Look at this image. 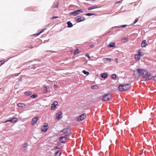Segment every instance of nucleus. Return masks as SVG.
Here are the masks:
<instances>
[{"instance_id": "1", "label": "nucleus", "mask_w": 156, "mask_h": 156, "mask_svg": "<svg viewBox=\"0 0 156 156\" xmlns=\"http://www.w3.org/2000/svg\"><path fill=\"white\" fill-rule=\"evenodd\" d=\"M141 75L146 80H150L152 77L151 74L145 69H137L134 71L133 76L135 77L138 78Z\"/></svg>"}, {"instance_id": "2", "label": "nucleus", "mask_w": 156, "mask_h": 156, "mask_svg": "<svg viewBox=\"0 0 156 156\" xmlns=\"http://www.w3.org/2000/svg\"><path fill=\"white\" fill-rule=\"evenodd\" d=\"M130 87V85L129 84L121 85L119 86L118 89L119 91H122L126 90H128Z\"/></svg>"}, {"instance_id": "3", "label": "nucleus", "mask_w": 156, "mask_h": 156, "mask_svg": "<svg viewBox=\"0 0 156 156\" xmlns=\"http://www.w3.org/2000/svg\"><path fill=\"white\" fill-rule=\"evenodd\" d=\"M112 96L110 94H105L102 98V100L103 101H109L112 100Z\"/></svg>"}, {"instance_id": "4", "label": "nucleus", "mask_w": 156, "mask_h": 156, "mask_svg": "<svg viewBox=\"0 0 156 156\" xmlns=\"http://www.w3.org/2000/svg\"><path fill=\"white\" fill-rule=\"evenodd\" d=\"M62 134L65 135V136H67L70 135L71 133V130L69 128L64 129L62 131Z\"/></svg>"}, {"instance_id": "5", "label": "nucleus", "mask_w": 156, "mask_h": 156, "mask_svg": "<svg viewBox=\"0 0 156 156\" xmlns=\"http://www.w3.org/2000/svg\"><path fill=\"white\" fill-rule=\"evenodd\" d=\"M83 12V11L82 9H79L70 12L69 13V15L70 16H76L78 14Z\"/></svg>"}, {"instance_id": "6", "label": "nucleus", "mask_w": 156, "mask_h": 156, "mask_svg": "<svg viewBox=\"0 0 156 156\" xmlns=\"http://www.w3.org/2000/svg\"><path fill=\"white\" fill-rule=\"evenodd\" d=\"M142 55L141 50H139L137 51V54L135 55V58L136 61H138L140 59L141 56Z\"/></svg>"}, {"instance_id": "7", "label": "nucleus", "mask_w": 156, "mask_h": 156, "mask_svg": "<svg viewBox=\"0 0 156 156\" xmlns=\"http://www.w3.org/2000/svg\"><path fill=\"white\" fill-rule=\"evenodd\" d=\"M86 115L85 113H83L77 117L76 118L77 121H81L83 120L86 117Z\"/></svg>"}, {"instance_id": "8", "label": "nucleus", "mask_w": 156, "mask_h": 156, "mask_svg": "<svg viewBox=\"0 0 156 156\" xmlns=\"http://www.w3.org/2000/svg\"><path fill=\"white\" fill-rule=\"evenodd\" d=\"M48 128V125L47 123H45L44 125L41 128L42 132H43L45 133L47 130Z\"/></svg>"}, {"instance_id": "9", "label": "nucleus", "mask_w": 156, "mask_h": 156, "mask_svg": "<svg viewBox=\"0 0 156 156\" xmlns=\"http://www.w3.org/2000/svg\"><path fill=\"white\" fill-rule=\"evenodd\" d=\"M60 141L62 143H65L66 142L67 136H61L59 138Z\"/></svg>"}, {"instance_id": "10", "label": "nucleus", "mask_w": 156, "mask_h": 156, "mask_svg": "<svg viewBox=\"0 0 156 156\" xmlns=\"http://www.w3.org/2000/svg\"><path fill=\"white\" fill-rule=\"evenodd\" d=\"M62 112L60 111L58 112L56 114V118L58 120L60 119L62 117Z\"/></svg>"}, {"instance_id": "11", "label": "nucleus", "mask_w": 156, "mask_h": 156, "mask_svg": "<svg viewBox=\"0 0 156 156\" xmlns=\"http://www.w3.org/2000/svg\"><path fill=\"white\" fill-rule=\"evenodd\" d=\"M58 105V102L56 101H54L51 105V110L54 109L56 107V106Z\"/></svg>"}, {"instance_id": "12", "label": "nucleus", "mask_w": 156, "mask_h": 156, "mask_svg": "<svg viewBox=\"0 0 156 156\" xmlns=\"http://www.w3.org/2000/svg\"><path fill=\"white\" fill-rule=\"evenodd\" d=\"M38 119V117H36L34 118L32 121L31 123L32 125H34V124H35L37 121Z\"/></svg>"}, {"instance_id": "13", "label": "nucleus", "mask_w": 156, "mask_h": 156, "mask_svg": "<svg viewBox=\"0 0 156 156\" xmlns=\"http://www.w3.org/2000/svg\"><path fill=\"white\" fill-rule=\"evenodd\" d=\"M17 120V119L16 118H13L11 119L7 120L5 122H11L12 123H13L15 122H16Z\"/></svg>"}, {"instance_id": "14", "label": "nucleus", "mask_w": 156, "mask_h": 156, "mask_svg": "<svg viewBox=\"0 0 156 156\" xmlns=\"http://www.w3.org/2000/svg\"><path fill=\"white\" fill-rule=\"evenodd\" d=\"M101 76L102 78L105 79L107 78L108 77L107 74L105 73H101Z\"/></svg>"}, {"instance_id": "15", "label": "nucleus", "mask_w": 156, "mask_h": 156, "mask_svg": "<svg viewBox=\"0 0 156 156\" xmlns=\"http://www.w3.org/2000/svg\"><path fill=\"white\" fill-rule=\"evenodd\" d=\"M77 19L76 21L78 23H79L85 20V19L84 18H83L82 19L81 17L80 16H78L77 17Z\"/></svg>"}, {"instance_id": "16", "label": "nucleus", "mask_w": 156, "mask_h": 156, "mask_svg": "<svg viewBox=\"0 0 156 156\" xmlns=\"http://www.w3.org/2000/svg\"><path fill=\"white\" fill-rule=\"evenodd\" d=\"M147 44L146 43V41L145 40H144L142 41L141 46L142 47H145Z\"/></svg>"}, {"instance_id": "17", "label": "nucleus", "mask_w": 156, "mask_h": 156, "mask_svg": "<svg viewBox=\"0 0 156 156\" xmlns=\"http://www.w3.org/2000/svg\"><path fill=\"white\" fill-rule=\"evenodd\" d=\"M18 106L21 108H24L26 107V105L23 103H19L18 104Z\"/></svg>"}, {"instance_id": "18", "label": "nucleus", "mask_w": 156, "mask_h": 156, "mask_svg": "<svg viewBox=\"0 0 156 156\" xmlns=\"http://www.w3.org/2000/svg\"><path fill=\"white\" fill-rule=\"evenodd\" d=\"M112 59L110 58H104L103 59V61L105 62V63H107L108 61L111 62Z\"/></svg>"}, {"instance_id": "19", "label": "nucleus", "mask_w": 156, "mask_h": 156, "mask_svg": "<svg viewBox=\"0 0 156 156\" xmlns=\"http://www.w3.org/2000/svg\"><path fill=\"white\" fill-rule=\"evenodd\" d=\"M108 46L109 47H115V43L113 42L110 43L108 45Z\"/></svg>"}, {"instance_id": "20", "label": "nucleus", "mask_w": 156, "mask_h": 156, "mask_svg": "<svg viewBox=\"0 0 156 156\" xmlns=\"http://www.w3.org/2000/svg\"><path fill=\"white\" fill-rule=\"evenodd\" d=\"M67 27L68 28L72 27H73V25L72 23L70 21H68L67 23Z\"/></svg>"}, {"instance_id": "21", "label": "nucleus", "mask_w": 156, "mask_h": 156, "mask_svg": "<svg viewBox=\"0 0 156 156\" xmlns=\"http://www.w3.org/2000/svg\"><path fill=\"white\" fill-rule=\"evenodd\" d=\"M97 6H93L88 8H87V9L89 10H90L94 9H96V8H97Z\"/></svg>"}, {"instance_id": "22", "label": "nucleus", "mask_w": 156, "mask_h": 156, "mask_svg": "<svg viewBox=\"0 0 156 156\" xmlns=\"http://www.w3.org/2000/svg\"><path fill=\"white\" fill-rule=\"evenodd\" d=\"M61 154V152L58 151L55 153V156H60Z\"/></svg>"}, {"instance_id": "23", "label": "nucleus", "mask_w": 156, "mask_h": 156, "mask_svg": "<svg viewBox=\"0 0 156 156\" xmlns=\"http://www.w3.org/2000/svg\"><path fill=\"white\" fill-rule=\"evenodd\" d=\"M80 51L78 49H76L74 51V55H76L77 54L80 53Z\"/></svg>"}, {"instance_id": "24", "label": "nucleus", "mask_w": 156, "mask_h": 156, "mask_svg": "<svg viewBox=\"0 0 156 156\" xmlns=\"http://www.w3.org/2000/svg\"><path fill=\"white\" fill-rule=\"evenodd\" d=\"M128 40V38L126 37H125L122 39V41L123 42H125L127 41Z\"/></svg>"}, {"instance_id": "25", "label": "nucleus", "mask_w": 156, "mask_h": 156, "mask_svg": "<svg viewBox=\"0 0 156 156\" xmlns=\"http://www.w3.org/2000/svg\"><path fill=\"white\" fill-rule=\"evenodd\" d=\"M32 93L31 91H27L25 92V94L28 96L31 95Z\"/></svg>"}, {"instance_id": "26", "label": "nucleus", "mask_w": 156, "mask_h": 156, "mask_svg": "<svg viewBox=\"0 0 156 156\" xmlns=\"http://www.w3.org/2000/svg\"><path fill=\"white\" fill-rule=\"evenodd\" d=\"M46 30L45 29H43L41 31H40V32L38 33V34H35L34 35H36V36H38L40 34H41L42 33H43V32H44V31Z\"/></svg>"}, {"instance_id": "27", "label": "nucleus", "mask_w": 156, "mask_h": 156, "mask_svg": "<svg viewBox=\"0 0 156 156\" xmlns=\"http://www.w3.org/2000/svg\"><path fill=\"white\" fill-rule=\"evenodd\" d=\"M96 15V14H95L94 13H88L86 14H85V15L86 16H91L94 15Z\"/></svg>"}, {"instance_id": "28", "label": "nucleus", "mask_w": 156, "mask_h": 156, "mask_svg": "<svg viewBox=\"0 0 156 156\" xmlns=\"http://www.w3.org/2000/svg\"><path fill=\"white\" fill-rule=\"evenodd\" d=\"M83 73L85 75H88L89 74V72H87L85 70H83Z\"/></svg>"}, {"instance_id": "29", "label": "nucleus", "mask_w": 156, "mask_h": 156, "mask_svg": "<svg viewBox=\"0 0 156 156\" xmlns=\"http://www.w3.org/2000/svg\"><path fill=\"white\" fill-rule=\"evenodd\" d=\"M44 88L45 89V90L44 91V93H46L48 91L47 88V87L45 86L44 87Z\"/></svg>"}, {"instance_id": "30", "label": "nucleus", "mask_w": 156, "mask_h": 156, "mask_svg": "<svg viewBox=\"0 0 156 156\" xmlns=\"http://www.w3.org/2000/svg\"><path fill=\"white\" fill-rule=\"evenodd\" d=\"M37 97V95L36 94H34L31 96V97L32 98H35Z\"/></svg>"}, {"instance_id": "31", "label": "nucleus", "mask_w": 156, "mask_h": 156, "mask_svg": "<svg viewBox=\"0 0 156 156\" xmlns=\"http://www.w3.org/2000/svg\"><path fill=\"white\" fill-rule=\"evenodd\" d=\"M116 75L115 74H113L111 75V77L113 79H114L115 78H116Z\"/></svg>"}, {"instance_id": "32", "label": "nucleus", "mask_w": 156, "mask_h": 156, "mask_svg": "<svg viewBox=\"0 0 156 156\" xmlns=\"http://www.w3.org/2000/svg\"><path fill=\"white\" fill-rule=\"evenodd\" d=\"M27 146V145L26 144H25L23 145V147L24 148V149H26Z\"/></svg>"}, {"instance_id": "33", "label": "nucleus", "mask_w": 156, "mask_h": 156, "mask_svg": "<svg viewBox=\"0 0 156 156\" xmlns=\"http://www.w3.org/2000/svg\"><path fill=\"white\" fill-rule=\"evenodd\" d=\"M5 62L4 60H2L0 61V66L3 64Z\"/></svg>"}, {"instance_id": "34", "label": "nucleus", "mask_w": 156, "mask_h": 156, "mask_svg": "<svg viewBox=\"0 0 156 156\" xmlns=\"http://www.w3.org/2000/svg\"><path fill=\"white\" fill-rule=\"evenodd\" d=\"M91 88L93 89H97V86L96 85H93L91 86Z\"/></svg>"}, {"instance_id": "35", "label": "nucleus", "mask_w": 156, "mask_h": 156, "mask_svg": "<svg viewBox=\"0 0 156 156\" xmlns=\"http://www.w3.org/2000/svg\"><path fill=\"white\" fill-rule=\"evenodd\" d=\"M85 56L89 58H90V57L88 54H86Z\"/></svg>"}, {"instance_id": "36", "label": "nucleus", "mask_w": 156, "mask_h": 156, "mask_svg": "<svg viewBox=\"0 0 156 156\" xmlns=\"http://www.w3.org/2000/svg\"><path fill=\"white\" fill-rule=\"evenodd\" d=\"M58 18V16H53L51 18V19H54V18Z\"/></svg>"}, {"instance_id": "37", "label": "nucleus", "mask_w": 156, "mask_h": 156, "mask_svg": "<svg viewBox=\"0 0 156 156\" xmlns=\"http://www.w3.org/2000/svg\"><path fill=\"white\" fill-rule=\"evenodd\" d=\"M138 19H136L135 21L134 22V24H135L137 22V21H138Z\"/></svg>"}, {"instance_id": "38", "label": "nucleus", "mask_w": 156, "mask_h": 156, "mask_svg": "<svg viewBox=\"0 0 156 156\" xmlns=\"http://www.w3.org/2000/svg\"><path fill=\"white\" fill-rule=\"evenodd\" d=\"M94 47V45H91L90 46V47L91 48H93Z\"/></svg>"}, {"instance_id": "39", "label": "nucleus", "mask_w": 156, "mask_h": 156, "mask_svg": "<svg viewBox=\"0 0 156 156\" xmlns=\"http://www.w3.org/2000/svg\"><path fill=\"white\" fill-rule=\"evenodd\" d=\"M115 62L117 63H118V58H116L115 59Z\"/></svg>"}, {"instance_id": "40", "label": "nucleus", "mask_w": 156, "mask_h": 156, "mask_svg": "<svg viewBox=\"0 0 156 156\" xmlns=\"http://www.w3.org/2000/svg\"><path fill=\"white\" fill-rule=\"evenodd\" d=\"M54 87L55 88H57L58 87V86L57 85H54Z\"/></svg>"}, {"instance_id": "41", "label": "nucleus", "mask_w": 156, "mask_h": 156, "mask_svg": "<svg viewBox=\"0 0 156 156\" xmlns=\"http://www.w3.org/2000/svg\"><path fill=\"white\" fill-rule=\"evenodd\" d=\"M127 26L126 25H122V27H124Z\"/></svg>"}, {"instance_id": "42", "label": "nucleus", "mask_w": 156, "mask_h": 156, "mask_svg": "<svg viewBox=\"0 0 156 156\" xmlns=\"http://www.w3.org/2000/svg\"><path fill=\"white\" fill-rule=\"evenodd\" d=\"M58 4H57V5L55 6V7H58Z\"/></svg>"}, {"instance_id": "43", "label": "nucleus", "mask_w": 156, "mask_h": 156, "mask_svg": "<svg viewBox=\"0 0 156 156\" xmlns=\"http://www.w3.org/2000/svg\"><path fill=\"white\" fill-rule=\"evenodd\" d=\"M119 2H116L115 3H116V4H117Z\"/></svg>"}, {"instance_id": "44", "label": "nucleus", "mask_w": 156, "mask_h": 156, "mask_svg": "<svg viewBox=\"0 0 156 156\" xmlns=\"http://www.w3.org/2000/svg\"><path fill=\"white\" fill-rule=\"evenodd\" d=\"M154 80H156V76L154 77Z\"/></svg>"}]
</instances>
